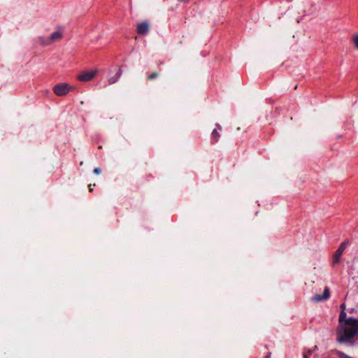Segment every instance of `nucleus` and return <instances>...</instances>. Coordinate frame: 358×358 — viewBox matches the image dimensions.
Wrapping results in <instances>:
<instances>
[{
  "label": "nucleus",
  "mask_w": 358,
  "mask_h": 358,
  "mask_svg": "<svg viewBox=\"0 0 358 358\" xmlns=\"http://www.w3.org/2000/svg\"><path fill=\"white\" fill-rule=\"evenodd\" d=\"M96 74V71H84L80 73L77 78L80 82H89L95 77Z\"/></svg>",
  "instance_id": "obj_4"
},
{
  "label": "nucleus",
  "mask_w": 358,
  "mask_h": 358,
  "mask_svg": "<svg viewBox=\"0 0 358 358\" xmlns=\"http://www.w3.org/2000/svg\"><path fill=\"white\" fill-rule=\"evenodd\" d=\"M342 253L340 251L336 250L333 255L332 264L333 265L337 264L339 263L341 257L342 256Z\"/></svg>",
  "instance_id": "obj_8"
},
{
  "label": "nucleus",
  "mask_w": 358,
  "mask_h": 358,
  "mask_svg": "<svg viewBox=\"0 0 358 358\" xmlns=\"http://www.w3.org/2000/svg\"><path fill=\"white\" fill-rule=\"evenodd\" d=\"M348 244H349V241H348L343 242L336 250L340 251V252H341L343 254V252L345 250Z\"/></svg>",
  "instance_id": "obj_9"
},
{
  "label": "nucleus",
  "mask_w": 358,
  "mask_h": 358,
  "mask_svg": "<svg viewBox=\"0 0 358 358\" xmlns=\"http://www.w3.org/2000/svg\"><path fill=\"white\" fill-rule=\"evenodd\" d=\"M317 350V345H315V346L313 347V349H310V350H308V352H304V353L303 354V358H309V357H310V356L312 355V353H313L315 350Z\"/></svg>",
  "instance_id": "obj_10"
},
{
  "label": "nucleus",
  "mask_w": 358,
  "mask_h": 358,
  "mask_svg": "<svg viewBox=\"0 0 358 358\" xmlns=\"http://www.w3.org/2000/svg\"><path fill=\"white\" fill-rule=\"evenodd\" d=\"M341 308L343 309L342 311H345V303H342L341 306Z\"/></svg>",
  "instance_id": "obj_18"
},
{
  "label": "nucleus",
  "mask_w": 358,
  "mask_h": 358,
  "mask_svg": "<svg viewBox=\"0 0 358 358\" xmlns=\"http://www.w3.org/2000/svg\"><path fill=\"white\" fill-rule=\"evenodd\" d=\"M330 296L329 288L326 287L324 289L323 294L322 296L315 294L311 298L312 301L320 302L322 301L327 299Z\"/></svg>",
  "instance_id": "obj_6"
},
{
  "label": "nucleus",
  "mask_w": 358,
  "mask_h": 358,
  "mask_svg": "<svg viewBox=\"0 0 358 358\" xmlns=\"http://www.w3.org/2000/svg\"><path fill=\"white\" fill-rule=\"evenodd\" d=\"M269 357H270V355H268V356L266 357V358H269Z\"/></svg>",
  "instance_id": "obj_20"
},
{
  "label": "nucleus",
  "mask_w": 358,
  "mask_h": 358,
  "mask_svg": "<svg viewBox=\"0 0 358 358\" xmlns=\"http://www.w3.org/2000/svg\"><path fill=\"white\" fill-rule=\"evenodd\" d=\"M91 186H92V185H91V184H90V185H89V187H90V192H92V188L91 187Z\"/></svg>",
  "instance_id": "obj_19"
},
{
  "label": "nucleus",
  "mask_w": 358,
  "mask_h": 358,
  "mask_svg": "<svg viewBox=\"0 0 358 358\" xmlns=\"http://www.w3.org/2000/svg\"><path fill=\"white\" fill-rule=\"evenodd\" d=\"M72 89L73 87L67 83H59L53 87L52 91L55 95L63 96L66 95Z\"/></svg>",
  "instance_id": "obj_2"
},
{
  "label": "nucleus",
  "mask_w": 358,
  "mask_h": 358,
  "mask_svg": "<svg viewBox=\"0 0 358 358\" xmlns=\"http://www.w3.org/2000/svg\"><path fill=\"white\" fill-rule=\"evenodd\" d=\"M164 64V62L163 61H159L157 62V65H158V67H160L161 65H162Z\"/></svg>",
  "instance_id": "obj_17"
},
{
  "label": "nucleus",
  "mask_w": 358,
  "mask_h": 358,
  "mask_svg": "<svg viewBox=\"0 0 358 358\" xmlns=\"http://www.w3.org/2000/svg\"><path fill=\"white\" fill-rule=\"evenodd\" d=\"M63 37V33L61 30H57L56 31H54L52 33L48 38L49 43H47L46 44H49L50 43H52L55 41H58L62 39Z\"/></svg>",
  "instance_id": "obj_7"
},
{
  "label": "nucleus",
  "mask_w": 358,
  "mask_h": 358,
  "mask_svg": "<svg viewBox=\"0 0 358 358\" xmlns=\"http://www.w3.org/2000/svg\"><path fill=\"white\" fill-rule=\"evenodd\" d=\"M136 33L139 36H145L149 33L150 26L147 21H143L136 24Z\"/></svg>",
  "instance_id": "obj_3"
},
{
  "label": "nucleus",
  "mask_w": 358,
  "mask_h": 358,
  "mask_svg": "<svg viewBox=\"0 0 358 358\" xmlns=\"http://www.w3.org/2000/svg\"><path fill=\"white\" fill-rule=\"evenodd\" d=\"M354 46L358 50V34H355L352 38Z\"/></svg>",
  "instance_id": "obj_11"
},
{
  "label": "nucleus",
  "mask_w": 358,
  "mask_h": 358,
  "mask_svg": "<svg viewBox=\"0 0 358 358\" xmlns=\"http://www.w3.org/2000/svg\"><path fill=\"white\" fill-rule=\"evenodd\" d=\"M118 80V78H117L115 76L113 77V78H110L109 79V83L110 84H113L115 83V82H117V80Z\"/></svg>",
  "instance_id": "obj_13"
},
{
  "label": "nucleus",
  "mask_w": 358,
  "mask_h": 358,
  "mask_svg": "<svg viewBox=\"0 0 358 358\" xmlns=\"http://www.w3.org/2000/svg\"><path fill=\"white\" fill-rule=\"evenodd\" d=\"M157 77H158V73H155V72H153V73L149 74L147 76V80H154V79L157 78Z\"/></svg>",
  "instance_id": "obj_12"
},
{
  "label": "nucleus",
  "mask_w": 358,
  "mask_h": 358,
  "mask_svg": "<svg viewBox=\"0 0 358 358\" xmlns=\"http://www.w3.org/2000/svg\"><path fill=\"white\" fill-rule=\"evenodd\" d=\"M222 127L219 123L215 124V128L213 130L210 136V143L211 144H215L218 142L220 134L219 131L222 130Z\"/></svg>",
  "instance_id": "obj_5"
},
{
  "label": "nucleus",
  "mask_w": 358,
  "mask_h": 358,
  "mask_svg": "<svg viewBox=\"0 0 358 358\" xmlns=\"http://www.w3.org/2000/svg\"><path fill=\"white\" fill-rule=\"evenodd\" d=\"M122 69H121V68H120V69H118V71H117L116 74H115V77H116L117 78H118V79H119V78H120V76H121V75H122Z\"/></svg>",
  "instance_id": "obj_14"
},
{
  "label": "nucleus",
  "mask_w": 358,
  "mask_h": 358,
  "mask_svg": "<svg viewBox=\"0 0 358 358\" xmlns=\"http://www.w3.org/2000/svg\"><path fill=\"white\" fill-rule=\"evenodd\" d=\"M93 172L96 174H99L101 172V169L99 167L94 169Z\"/></svg>",
  "instance_id": "obj_15"
},
{
  "label": "nucleus",
  "mask_w": 358,
  "mask_h": 358,
  "mask_svg": "<svg viewBox=\"0 0 358 358\" xmlns=\"http://www.w3.org/2000/svg\"><path fill=\"white\" fill-rule=\"evenodd\" d=\"M336 336L338 343L355 346V338L358 336V319L348 317L345 311H341L338 317Z\"/></svg>",
  "instance_id": "obj_1"
},
{
  "label": "nucleus",
  "mask_w": 358,
  "mask_h": 358,
  "mask_svg": "<svg viewBox=\"0 0 358 358\" xmlns=\"http://www.w3.org/2000/svg\"><path fill=\"white\" fill-rule=\"evenodd\" d=\"M178 2L187 3L189 2V0H177Z\"/></svg>",
  "instance_id": "obj_16"
}]
</instances>
